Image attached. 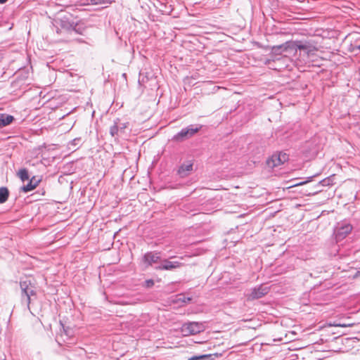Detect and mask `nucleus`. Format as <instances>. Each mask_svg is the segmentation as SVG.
Here are the masks:
<instances>
[{"mask_svg": "<svg viewBox=\"0 0 360 360\" xmlns=\"http://www.w3.org/2000/svg\"><path fill=\"white\" fill-rule=\"evenodd\" d=\"M8 190L6 187L0 188V203L5 202L8 198Z\"/></svg>", "mask_w": 360, "mask_h": 360, "instance_id": "nucleus-13", "label": "nucleus"}, {"mask_svg": "<svg viewBox=\"0 0 360 360\" xmlns=\"http://www.w3.org/2000/svg\"><path fill=\"white\" fill-rule=\"evenodd\" d=\"M129 127V122H122L119 118L114 120L113 124L110 127V134L117 139L125 134V129Z\"/></svg>", "mask_w": 360, "mask_h": 360, "instance_id": "nucleus-4", "label": "nucleus"}, {"mask_svg": "<svg viewBox=\"0 0 360 360\" xmlns=\"http://www.w3.org/2000/svg\"><path fill=\"white\" fill-rule=\"evenodd\" d=\"M201 125L191 124L187 127L183 128L179 133L175 134L172 140L177 142H181L188 139L198 133L201 129Z\"/></svg>", "mask_w": 360, "mask_h": 360, "instance_id": "nucleus-1", "label": "nucleus"}, {"mask_svg": "<svg viewBox=\"0 0 360 360\" xmlns=\"http://www.w3.org/2000/svg\"><path fill=\"white\" fill-rule=\"evenodd\" d=\"M307 181H304V182H300V183H298V184H296L295 186H300V185H303L306 183Z\"/></svg>", "mask_w": 360, "mask_h": 360, "instance_id": "nucleus-21", "label": "nucleus"}, {"mask_svg": "<svg viewBox=\"0 0 360 360\" xmlns=\"http://www.w3.org/2000/svg\"><path fill=\"white\" fill-rule=\"evenodd\" d=\"M309 46V44H297V49H299L300 51H303L304 53H305V51H307V49H308V46Z\"/></svg>", "mask_w": 360, "mask_h": 360, "instance_id": "nucleus-19", "label": "nucleus"}, {"mask_svg": "<svg viewBox=\"0 0 360 360\" xmlns=\"http://www.w3.org/2000/svg\"><path fill=\"white\" fill-rule=\"evenodd\" d=\"M182 264L179 261H171L170 259H163L160 264L155 267L158 270L171 271L181 266Z\"/></svg>", "mask_w": 360, "mask_h": 360, "instance_id": "nucleus-8", "label": "nucleus"}, {"mask_svg": "<svg viewBox=\"0 0 360 360\" xmlns=\"http://www.w3.org/2000/svg\"><path fill=\"white\" fill-rule=\"evenodd\" d=\"M191 300V298L189 297H186L185 295H179L178 301H181L182 303L186 304L188 303Z\"/></svg>", "mask_w": 360, "mask_h": 360, "instance_id": "nucleus-17", "label": "nucleus"}, {"mask_svg": "<svg viewBox=\"0 0 360 360\" xmlns=\"http://www.w3.org/2000/svg\"><path fill=\"white\" fill-rule=\"evenodd\" d=\"M359 49H360V45L359 46Z\"/></svg>", "mask_w": 360, "mask_h": 360, "instance_id": "nucleus-26", "label": "nucleus"}, {"mask_svg": "<svg viewBox=\"0 0 360 360\" xmlns=\"http://www.w3.org/2000/svg\"><path fill=\"white\" fill-rule=\"evenodd\" d=\"M18 175L19 178L22 181H25L29 179L28 172H27V170L26 169H20L18 173Z\"/></svg>", "mask_w": 360, "mask_h": 360, "instance_id": "nucleus-15", "label": "nucleus"}, {"mask_svg": "<svg viewBox=\"0 0 360 360\" xmlns=\"http://www.w3.org/2000/svg\"><path fill=\"white\" fill-rule=\"evenodd\" d=\"M135 303H136V301H132V302H128V304H135Z\"/></svg>", "mask_w": 360, "mask_h": 360, "instance_id": "nucleus-23", "label": "nucleus"}, {"mask_svg": "<svg viewBox=\"0 0 360 360\" xmlns=\"http://www.w3.org/2000/svg\"><path fill=\"white\" fill-rule=\"evenodd\" d=\"M316 51L317 49L315 46L309 45L304 53H306L308 56H313Z\"/></svg>", "mask_w": 360, "mask_h": 360, "instance_id": "nucleus-16", "label": "nucleus"}, {"mask_svg": "<svg viewBox=\"0 0 360 360\" xmlns=\"http://www.w3.org/2000/svg\"><path fill=\"white\" fill-rule=\"evenodd\" d=\"M205 324L201 322H188L184 323L181 327V333L184 336L195 335L204 331Z\"/></svg>", "mask_w": 360, "mask_h": 360, "instance_id": "nucleus-2", "label": "nucleus"}, {"mask_svg": "<svg viewBox=\"0 0 360 360\" xmlns=\"http://www.w3.org/2000/svg\"><path fill=\"white\" fill-rule=\"evenodd\" d=\"M352 230V226L347 222L339 223L335 229V236L337 241L343 240Z\"/></svg>", "mask_w": 360, "mask_h": 360, "instance_id": "nucleus-5", "label": "nucleus"}, {"mask_svg": "<svg viewBox=\"0 0 360 360\" xmlns=\"http://www.w3.org/2000/svg\"><path fill=\"white\" fill-rule=\"evenodd\" d=\"M193 170V164L188 162L186 164L182 165L179 170L178 173L181 177H185L188 175V174Z\"/></svg>", "mask_w": 360, "mask_h": 360, "instance_id": "nucleus-10", "label": "nucleus"}, {"mask_svg": "<svg viewBox=\"0 0 360 360\" xmlns=\"http://www.w3.org/2000/svg\"><path fill=\"white\" fill-rule=\"evenodd\" d=\"M210 358V355L193 356L189 360H205Z\"/></svg>", "mask_w": 360, "mask_h": 360, "instance_id": "nucleus-18", "label": "nucleus"}, {"mask_svg": "<svg viewBox=\"0 0 360 360\" xmlns=\"http://www.w3.org/2000/svg\"><path fill=\"white\" fill-rule=\"evenodd\" d=\"M147 284H148V286H150V285H153V281L152 280L148 281Z\"/></svg>", "mask_w": 360, "mask_h": 360, "instance_id": "nucleus-20", "label": "nucleus"}, {"mask_svg": "<svg viewBox=\"0 0 360 360\" xmlns=\"http://www.w3.org/2000/svg\"><path fill=\"white\" fill-rule=\"evenodd\" d=\"M288 159V156L286 153H280L278 155H273L268 160L267 165L270 167H278L285 162H286Z\"/></svg>", "mask_w": 360, "mask_h": 360, "instance_id": "nucleus-7", "label": "nucleus"}, {"mask_svg": "<svg viewBox=\"0 0 360 360\" xmlns=\"http://www.w3.org/2000/svg\"><path fill=\"white\" fill-rule=\"evenodd\" d=\"M39 182V180H37L34 177H33L27 185H25L22 187V191L25 193L31 191L37 187Z\"/></svg>", "mask_w": 360, "mask_h": 360, "instance_id": "nucleus-12", "label": "nucleus"}, {"mask_svg": "<svg viewBox=\"0 0 360 360\" xmlns=\"http://www.w3.org/2000/svg\"><path fill=\"white\" fill-rule=\"evenodd\" d=\"M356 276H360V271H358Z\"/></svg>", "mask_w": 360, "mask_h": 360, "instance_id": "nucleus-24", "label": "nucleus"}, {"mask_svg": "<svg viewBox=\"0 0 360 360\" xmlns=\"http://www.w3.org/2000/svg\"><path fill=\"white\" fill-rule=\"evenodd\" d=\"M13 120V116L4 113H0V128L9 125Z\"/></svg>", "mask_w": 360, "mask_h": 360, "instance_id": "nucleus-11", "label": "nucleus"}, {"mask_svg": "<svg viewBox=\"0 0 360 360\" xmlns=\"http://www.w3.org/2000/svg\"><path fill=\"white\" fill-rule=\"evenodd\" d=\"M7 0H0V4H4Z\"/></svg>", "mask_w": 360, "mask_h": 360, "instance_id": "nucleus-22", "label": "nucleus"}, {"mask_svg": "<svg viewBox=\"0 0 360 360\" xmlns=\"http://www.w3.org/2000/svg\"><path fill=\"white\" fill-rule=\"evenodd\" d=\"M161 257L159 252H148L143 256V262L148 265H153L161 262Z\"/></svg>", "mask_w": 360, "mask_h": 360, "instance_id": "nucleus-9", "label": "nucleus"}, {"mask_svg": "<svg viewBox=\"0 0 360 360\" xmlns=\"http://www.w3.org/2000/svg\"><path fill=\"white\" fill-rule=\"evenodd\" d=\"M65 335L67 336L68 335V334L67 333V331H65Z\"/></svg>", "mask_w": 360, "mask_h": 360, "instance_id": "nucleus-25", "label": "nucleus"}, {"mask_svg": "<svg viewBox=\"0 0 360 360\" xmlns=\"http://www.w3.org/2000/svg\"><path fill=\"white\" fill-rule=\"evenodd\" d=\"M81 144V139L80 138H76L68 143V148L70 150H75Z\"/></svg>", "mask_w": 360, "mask_h": 360, "instance_id": "nucleus-14", "label": "nucleus"}, {"mask_svg": "<svg viewBox=\"0 0 360 360\" xmlns=\"http://www.w3.org/2000/svg\"><path fill=\"white\" fill-rule=\"evenodd\" d=\"M269 291V287L264 285H261L258 287L252 288L250 293L247 295V298L248 300H257L266 295Z\"/></svg>", "mask_w": 360, "mask_h": 360, "instance_id": "nucleus-6", "label": "nucleus"}, {"mask_svg": "<svg viewBox=\"0 0 360 360\" xmlns=\"http://www.w3.org/2000/svg\"><path fill=\"white\" fill-rule=\"evenodd\" d=\"M20 285L22 290V301L25 300L29 307L32 300V297L35 295L34 288L32 286L31 281L29 279L21 281Z\"/></svg>", "mask_w": 360, "mask_h": 360, "instance_id": "nucleus-3", "label": "nucleus"}]
</instances>
